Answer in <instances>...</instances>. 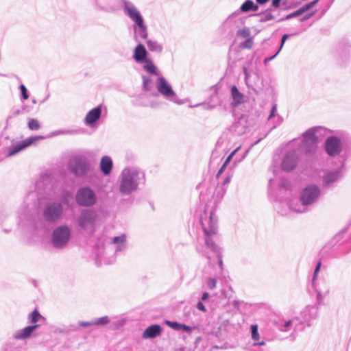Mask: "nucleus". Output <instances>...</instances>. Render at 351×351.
I'll list each match as a JSON object with an SVG mask.
<instances>
[{"label": "nucleus", "instance_id": "nucleus-1", "mask_svg": "<svg viewBox=\"0 0 351 351\" xmlns=\"http://www.w3.org/2000/svg\"><path fill=\"white\" fill-rule=\"evenodd\" d=\"M76 199L77 203L80 205L90 206L95 203V197L92 190L85 188L78 191Z\"/></svg>", "mask_w": 351, "mask_h": 351}, {"label": "nucleus", "instance_id": "nucleus-2", "mask_svg": "<svg viewBox=\"0 0 351 351\" xmlns=\"http://www.w3.org/2000/svg\"><path fill=\"white\" fill-rule=\"evenodd\" d=\"M136 182L134 179L133 175L129 171L123 174L121 182L120 184V191L123 193H128L136 188Z\"/></svg>", "mask_w": 351, "mask_h": 351}, {"label": "nucleus", "instance_id": "nucleus-3", "mask_svg": "<svg viewBox=\"0 0 351 351\" xmlns=\"http://www.w3.org/2000/svg\"><path fill=\"white\" fill-rule=\"evenodd\" d=\"M319 189L316 186H309L304 189L301 195V202L304 205L311 204L318 196Z\"/></svg>", "mask_w": 351, "mask_h": 351}, {"label": "nucleus", "instance_id": "nucleus-4", "mask_svg": "<svg viewBox=\"0 0 351 351\" xmlns=\"http://www.w3.org/2000/svg\"><path fill=\"white\" fill-rule=\"evenodd\" d=\"M127 12L130 17L136 23L141 29V37L147 38L146 27L144 25L143 19L140 12L134 8H126Z\"/></svg>", "mask_w": 351, "mask_h": 351}, {"label": "nucleus", "instance_id": "nucleus-5", "mask_svg": "<svg viewBox=\"0 0 351 351\" xmlns=\"http://www.w3.org/2000/svg\"><path fill=\"white\" fill-rule=\"evenodd\" d=\"M69 237V230L66 227H61L54 230L53 241L55 245L62 246L65 244Z\"/></svg>", "mask_w": 351, "mask_h": 351}, {"label": "nucleus", "instance_id": "nucleus-6", "mask_svg": "<svg viewBox=\"0 0 351 351\" xmlns=\"http://www.w3.org/2000/svg\"><path fill=\"white\" fill-rule=\"evenodd\" d=\"M95 219V214L93 211L87 210L82 213L79 218L78 223L81 228L93 230Z\"/></svg>", "mask_w": 351, "mask_h": 351}, {"label": "nucleus", "instance_id": "nucleus-7", "mask_svg": "<svg viewBox=\"0 0 351 351\" xmlns=\"http://www.w3.org/2000/svg\"><path fill=\"white\" fill-rule=\"evenodd\" d=\"M62 207L60 204H53L48 206L44 211V216L46 220L54 221L61 215Z\"/></svg>", "mask_w": 351, "mask_h": 351}, {"label": "nucleus", "instance_id": "nucleus-8", "mask_svg": "<svg viewBox=\"0 0 351 351\" xmlns=\"http://www.w3.org/2000/svg\"><path fill=\"white\" fill-rule=\"evenodd\" d=\"M45 137L43 136H32L21 142L19 144L15 145L10 149L9 156H12L23 150V149L34 144L38 140H42Z\"/></svg>", "mask_w": 351, "mask_h": 351}, {"label": "nucleus", "instance_id": "nucleus-9", "mask_svg": "<svg viewBox=\"0 0 351 351\" xmlns=\"http://www.w3.org/2000/svg\"><path fill=\"white\" fill-rule=\"evenodd\" d=\"M325 148L329 156H336L341 149L340 141L336 137L328 138L326 141Z\"/></svg>", "mask_w": 351, "mask_h": 351}, {"label": "nucleus", "instance_id": "nucleus-10", "mask_svg": "<svg viewBox=\"0 0 351 351\" xmlns=\"http://www.w3.org/2000/svg\"><path fill=\"white\" fill-rule=\"evenodd\" d=\"M71 167L76 175L83 176L88 171L89 164L84 159L77 158L72 161Z\"/></svg>", "mask_w": 351, "mask_h": 351}, {"label": "nucleus", "instance_id": "nucleus-11", "mask_svg": "<svg viewBox=\"0 0 351 351\" xmlns=\"http://www.w3.org/2000/svg\"><path fill=\"white\" fill-rule=\"evenodd\" d=\"M157 88L158 91L165 97H170L174 95V92L171 87L163 77L158 78Z\"/></svg>", "mask_w": 351, "mask_h": 351}, {"label": "nucleus", "instance_id": "nucleus-12", "mask_svg": "<svg viewBox=\"0 0 351 351\" xmlns=\"http://www.w3.org/2000/svg\"><path fill=\"white\" fill-rule=\"evenodd\" d=\"M297 163V157L294 153L287 154L283 159L282 162V168L283 170L290 171L295 168Z\"/></svg>", "mask_w": 351, "mask_h": 351}, {"label": "nucleus", "instance_id": "nucleus-13", "mask_svg": "<svg viewBox=\"0 0 351 351\" xmlns=\"http://www.w3.org/2000/svg\"><path fill=\"white\" fill-rule=\"evenodd\" d=\"M162 332L161 327L159 325L154 324L147 327L143 332V339H154L160 336Z\"/></svg>", "mask_w": 351, "mask_h": 351}, {"label": "nucleus", "instance_id": "nucleus-14", "mask_svg": "<svg viewBox=\"0 0 351 351\" xmlns=\"http://www.w3.org/2000/svg\"><path fill=\"white\" fill-rule=\"evenodd\" d=\"M317 138L315 134L312 132H307L304 135V143L308 151L314 152L316 148V143Z\"/></svg>", "mask_w": 351, "mask_h": 351}, {"label": "nucleus", "instance_id": "nucleus-15", "mask_svg": "<svg viewBox=\"0 0 351 351\" xmlns=\"http://www.w3.org/2000/svg\"><path fill=\"white\" fill-rule=\"evenodd\" d=\"M38 327V324L27 326L19 331L14 335L16 339H24L29 337L32 332Z\"/></svg>", "mask_w": 351, "mask_h": 351}, {"label": "nucleus", "instance_id": "nucleus-16", "mask_svg": "<svg viewBox=\"0 0 351 351\" xmlns=\"http://www.w3.org/2000/svg\"><path fill=\"white\" fill-rule=\"evenodd\" d=\"M112 160L110 156H103L100 161V169L101 172L105 176L109 175L112 169Z\"/></svg>", "mask_w": 351, "mask_h": 351}, {"label": "nucleus", "instance_id": "nucleus-17", "mask_svg": "<svg viewBox=\"0 0 351 351\" xmlns=\"http://www.w3.org/2000/svg\"><path fill=\"white\" fill-rule=\"evenodd\" d=\"M101 110L100 107H97L88 112L85 117L87 124L94 123L101 116Z\"/></svg>", "mask_w": 351, "mask_h": 351}, {"label": "nucleus", "instance_id": "nucleus-18", "mask_svg": "<svg viewBox=\"0 0 351 351\" xmlns=\"http://www.w3.org/2000/svg\"><path fill=\"white\" fill-rule=\"evenodd\" d=\"M231 95L233 99L232 105L237 106L244 102V95L239 92L236 86H233L231 88Z\"/></svg>", "mask_w": 351, "mask_h": 351}, {"label": "nucleus", "instance_id": "nucleus-19", "mask_svg": "<svg viewBox=\"0 0 351 351\" xmlns=\"http://www.w3.org/2000/svg\"><path fill=\"white\" fill-rule=\"evenodd\" d=\"M147 51L142 44L138 45L134 49V58L136 62H143L145 60Z\"/></svg>", "mask_w": 351, "mask_h": 351}, {"label": "nucleus", "instance_id": "nucleus-20", "mask_svg": "<svg viewBox=\"0 0 351 351\" xmlns=\"http://www.w3.org/2000/svg\"><path fill=\"white\" fill-rule=\"evenodd\" d=\"M251 10L254 11H256L258 10V6L254 5V2L251 0L245 1L241 6V10L242 12H245Z\"/></svg>", "mask_w": 351, "mask_h": 351}, {"label": "nucleus", "instance_id": "nucleus-21", "mask_svg": "<svg viewBox=\"0 0 351 351\" xmlns=\"http://www.w3.org/2000/svg\"><path fill=\"white\" fill-rule=\"evenodd\" d=\"M204 232L206 233V234L208 236V238H206V244L207 245V246L210 248H211L212 250H215L216 249V245L215 244V243L211 240L210 239V238L208 237V236L210 234H215V230L213 229V228H210L209 230H207L206 228H204Z\"/></svg>", "mask_w": 351, "mask_h": 351}, {"label": "nucleus", "instance_id": "nucleus-22", "mask_svg": "<svg viewBox=\"0 0 351 351\" xmlns=\"http://www.w3.org/2000/svg\"><path fill=\"white\" fill-rule=\"evenodd\" d=\"M28 317L31 323L36 324L42 318V315L38 310L36 309L29 315Z\"/></svg>", "mask_w": 351, "mask_h": 351}, {"label": "nucleus", "instance_id": "nucleus-23", "mask_svg": "<svg viewBox=\"0 0 351 351\" xmlns=\"http://www.w3.org/2000/svg\"><path fill=\"white\" fill-rule=\"evenodd\" d=\"M143 67H144L145 70L147 71V72H149L152 74L157 75V69H156V66L151 61L146 60V63Z\"/></svg>", "mask_w": 351, "mask_h": 351}, {"label": "nucleus", "instance_id": "nucleus-24", "mask_svg": "<svg viewBox=\"0 0 351 351\" xmlns=\"http://www.w3.org/2000/svg\"><path fill=\"white\" fill-rule=\"evenodd\" d=\"M27 126L28 128L31 130H38L40 128V124L37 119H29Z\"/></svg>", "mask_w": 351, "mask_h": 351}, {"label": "nucleus", "instance_id": "nucleus-25", "mask_svg": "<svg viewBox=\"0 0 351 351\" xmlns=\"http://www.w3.org/2000/svg\"><path fill=\"white\" fill-rule=\"evenodd\" d=\"M338 178H339V173L334 172V173H330L326 174L324 176V180L326 184H330V183L337 180Z\"/></svg>", "mask_w": 351, "mask_h": 351}, {"label": "nucleus", "instance_id": "nucleus-26", "mask_svg": "<svg viewBox=\"0 0 351 351\" xmlns=\"http://www.w3.org/2000/svg\"><path fill=\"white\" fill-rule=\"evenodd\" d=\"M147 47L149 49V50L153 51H160L161 47L156 42L152 40H147Z\"/></svg>", "mask_w": 351, "mask_h": 351}, {"label": "nucleus", "instance_id": "nucleus-27", "mask_svg": "<svg viewBox=\"0 0 351 351\" xmlns=\"http://www.w3.org/2000/svg\"><path fill=\"white\" fill-rule=\"evenodd\" d=\"M152 80L147 77H143V86L145 91L149 90L152 88Z\"/></svg>", "mask_w": 351, "mask_h": 351}, {"label": "nucleus", "instance_id": "nucleus-28", "mask_svg": "<svg viewBox=\"0 0 351 351\" xmlns=\"http://www.w3.org/2000/svg\"><path fill=\"white\" fill-rule=\"evenodd\" d=\"M252 330V338L254 341H258L260 339L259 334L258 332V326L256 324L251 326Z\"/></svg>", "mask_w": 351, "mask_h": 351}, {"label": "nucleus", "instance_id": "nucleus-29", "mask_svg": "<svg viewBox=\"0 0 351 351\" xmlns=\"http://www.w3.org/2000/svg\"><path fill=\"white\" fill-rule=\"evenodd\" d=\"M109 319L108 316H104L94 321V325H106L108 324Z\"/></svg>", "mask_w": 351, "mask_h": 351}, {"label": "nucleus", "instance_id": "nucleus-30", "mask_svg": "<svg viewBox=\"0 0 351 351\" xmlns=\"http://www.w3.org/2000/svg\"><path fill=\"white\" fill-rule=\"evenodd\" d=\"M305 12V10H304L302 8V7L301 8H300L299 10H296L295 12H293V13H291L289 14H288L287 16H286V19H291L292 17H295V16H300L301 15L302 13H304Z\"/></svg>", "mask_w": 351, "mask_h": 351}, {"label": "nucleus", "instance_id": "nucleus-31", "mask_svg": "<svg viewBox=\"0 0 351 351\" xmlns=\"http://www.w3.org/2000/svg\"><path fill=\"white\" fill-rule=\"evenodd\" d=\"M166 324L169 326L170 328L174 329V330H180V325L181 324H179L176 322H170V321H166Z\"/></svg>", "mask_w": 351, "mask_h": 351}, {"label": "nucleus", "instance_id": "nucleus-32", "mask_svg": "<svg viewBox=\"0 0 351 351\" xmlns=\"http://www.w3.org/2000/svg\"><path fill=\"white\" fill-rule=\"evenodd\" d=\"M207 286L210 289L215 288L217 285V280L215 278H210L207 280Z\"/></svg>", "mask_w": 351, "mask_h": 351}, {"label": "nucleus", "instance_id": "nucleus-33", "mask_svg": "<svg viewBox=\"0 0 351 351\" xmlns=\"http://www.w3.org/2000/svg\"><path fill=\"white\" fill-rule=\"evenodd\" d=\"M252 45L253 39L252 38H249L242 44V47L246 49H250L252 47Z\"/></svg>", "mask_w": 351, "mask_h": 351}, {"label": "nucleus", "instance_id": "nucleus-34", "mask_svg": "<svg viewBox=\"0 0 351 351\" xmlns=\"http://www.w3.org/2000/svg\"><path fill=\"white\" fill-rule=\"evenodd\" d=\"M237 34L242 36L243 38H246L250 36V30L247 28H244L238 31Z\"/></svg>", "mask_w": 351, "mask_h": 351}, {"label": "nucleus", "instance_id": "nucleus-35", "mask_svg": "<svg viewBox=\"0 0 351 351\" xmlns=\"http://www.w3.org/2000/svg\"><path fill=\"white\" fill-rule=\"evenodd\" d=\"M240 147H238L236 149H234L226 158V161L224 162V163L223 165L227 166L228 165V163L230 162V160H232V157L235 155V154L237 152V151L239 149Z\"/></svg>", "mask_w": 351, "mask_h": 351}, {"label": "nucleus", "instance_id": "nucleus-36", "mask_svg": "<svg viewBox=\"0 0 351 351\" xmlns=\"http://www.w3.org/2000/svg\"><path fill=\"white\" fill-rule=\"evenodd\" d=\"M20 88H21L23 98L25 100H27L29 98V95H27V89H26L25 86L23 84H21L20 86Z\"/></svg>", "mask_w": 351, "mask_h": 351}, {"label": "nucleus", "instance_id": "nucleus-37", "mask_svg": "<svg viewBox=\"0 0 351 351\" xmlns=\"http://www.w3.org/2000/svg\"><path fill=\"white\" fill-rule=\"evenodd\" d=\"M319 0H315L313 1L310 2L309 3L305 5L302 7L304 10H305V12L309 10L310 8H313L315 5V4L318 2Z\"/></svg>", "mask_w": 351, "mask_h": 351}, {"label": "nucleus", "instance_id": "nucleus-38", "mask_svg": "<svg viewBox=\"0 0 351 351\" xmlns=\"http://www.w3.org/2000/svg\"><path fill=\"white\" fill-rule=\"evenodd\" d=\"M125 239V238L124 236L116 237L113 239V242L114 243H123Z\"/></svg>", "mask_w": 351, "mask_h": 351}, {"label": "nucleus", "instance_id": "nucleus-39", "mask_svg": "<svg viewBox=\"0 0 351 351\" xmlns=\"http://www.w3.org/2000/svg\"><path fill=\"white\" fill-rule=\"evenodd\" d=\"M79 324H80V326H82V327L90 326L94 325V321L90 322H80Z\"/></svg>", "mask_w": 351, "mask_h": 351}, {"label": "nucleus", "instance_id": "nucleus-40", "mask_svg": "<svg viewBox=\"0 0 351 351\" xmlns=\"http://www.w3.org/2000/svg\"><path fill=\"white\" fill-rule=\"evenodd\" d=\"M197 307L201 311L205 312L206 311V308L205 306L201 302H199L197 303Z\"/></svg>", "mask_w": 351, "mask_h": 351}, {"label": "nucleus", "instance_id": "nucleus-41", "mask_svg": "<svg viewBox=\"0 0 351 351\" xmlns=\"http://www.w3.org/2000/svg\"><path fill=\"white\" fill-rule=\"evenodd\" d=\"M180 329L184 330L186 332H190L191 330V327L186 326L185 324H181L180 325Z\"/></svg>", "mask_w": 351, "mask_h": 351}, {"label": "nucleus", "instance_id": "nucleus-42", "mask_svg": "<svg viewBox=\"0 0 351 351\" xmlns=\"http://www.w3.org/2000/svg\"><path fill=\"white\" fill-rule=\"evenodd\" d=\"M289 37V35L288 34H284L282 37V39H281V45H280V49H282V47H283V45L285 43V42L286 41V40L287 39V38Z\"/></svg>", "mask_w": 351, "mask_h": 351}, {"label": "nucleus", "instance_id": "nucleus-43", "mask_svg": "<svg viewBox=\"0 0 351 351\" xmlns=\"http://www.w3.org/2000/svg\"><path fill=\"white\" fill-rule=\"evenodd\" d=\"M282 0H272V6L278 8L280 5V3Z\"/></svg>", "mask_w": 351, "mask_h": 351}, {"label": "nucleus", "instance_id": "nucleus-44", "mask_svg": "<svg viewBox=\"0 0 351 351\" xmlns=\"http://www.w3.org/2000/svg\"><path fill=\"white\" fill-rule=\"evenodd\" d=\"M226 166L223 165L217 172V177L219 178L225 170Z\"/></svg>", "mask_w": 351, "mask_h": 351}, {"label": "nucleus", "instance_id": "nucleus-45", "mask_svg": "<svg viewBox=\"0 0 351 351\" xmlns=\"http://www.w3.org/2000/svg\"><path fill=\"white\" fill-rule=\"evenodd\" d=\"M273 19H274V16L271 14L268 13V14H265L264 21H270Z\"/></svg>", "mask_w": 351, "mask_h": 351}, {"label": "nucleus", "instance_id": "nucleus-46", "mask_svg": "<svg viewBox=\"0 0 351 351\" xmlns=\"http://www.w3.org/2000/svg\"><path fill=\"white\" fill-rule=\"evenodd\" d=\"M276 110V106L274 105V106H273V107L271 108V113H270L269 118H271L274 116Z\"/></svg>", "mask_w": 351, "mask_h": 351}, {"label": "nucleus", "instance_id": "nucleus-47", "mask_svg": "<svg viewBox=\"0 0 351 351\" xmlns=\"http://www.w3.org/2000/svg\"><path fill=\"white\" fill-rule=\"evenodd\" d=\"M320 267H321V262H319L316 266L315 269L314 276L317 275V274L318 273V271L320 269Z\"/></svg>", "mask_w": 351, "mask_h": 351}, {"label": "nucleus", "instance_id": "nucleus-48", "mask_svg": "<svg viewBox=\"0 0 351 351\" xmlns=\"http://www.w3.org/2000/svg\"><path fill=\"white\" fill-rule=\"evenodd\" d=\"M208 297H209V294H208V293L205 292V293H204L202 294V300H207V299L208 298Z\"/></svg>", "mask_w": 351, "mask_h": 351}, {"label": "nucleus", "instance_id": "nucleus-49", "mask_svg": "<svg viewBox=\"0 0 351 351\" xmlns=\"http://www.w3.org/2000/svg\"><path fill=\"white\" fill-rule=\"evenodd\" d=\"M269 0H256V1L260 4H264L267 2Z\"/></svg>", "mask_w": 351, "mask_h": 351}, {"label": "nucleus", "instance_id": "nucleus-50", "mask_svg": "<svg viewBox=\"0 0 351 351\" xmlns=\"http://www.w3.org/2000/svg\"><path fill=\"white\" fill-rule=\"evenodd\" d=\"M312 15H313V14L304 16V18L302 19V21L309 19Z\"/></svg>", "mask_w": 351, "mask_h": 351}, {"label": "nucleus", "instance_id": "nucleus-51", "mask_svg": "<svg viewBox=\"0 0 351 351\" xmlns=\"http://www.w3.org/2000/svg\"><path fill=\"white\" fill-rule=\"evenodd\" d=\"M291 323V321L287 322L286 323V324H285V326H286V327H288L289 326H290Z\"/></svg>", "mask_w": 351, "mask_h": 351}, {"label": "nucleus", "instance_id": "nucleus-52", "mask_svg": "<svg viewBox=\"0 0 351 351\" xmlns=\"http://www.w3.org/2000/svg\"><path fill=\"white\" fill-rule=\"evenodd\" d=\"M210 219L212 220L213 219V214L210 213Z\"/></svg>", "mask_w": 351, "mask_h": 351}, {"label": "nucleus", "instance_id": "nucleus-53", "mask_svg": "<svg viewBox=\"0 0 351 351\" xmlns=\"http://www.w3.org/2000/svg\"><path fill=\"white\" fill-rule=\"evenodd\" d=\"M258 345H263L264 344V342H260L258 343Z\"/></svg>", "mask_w": 351, "mask_h": 351}]
</instances>
